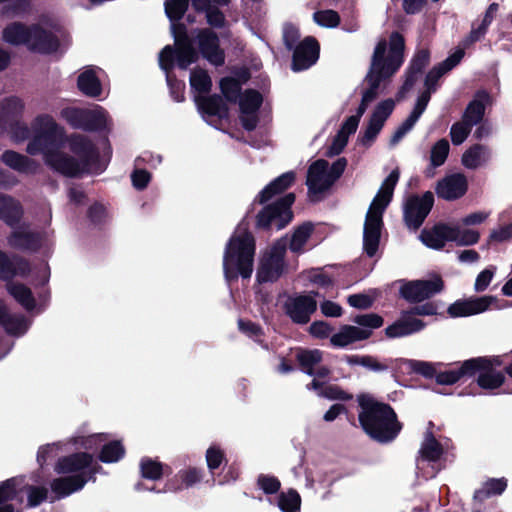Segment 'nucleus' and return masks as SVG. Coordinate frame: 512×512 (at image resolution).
<instances>
[{
	"instance_id": "1",
	"label": "nucleus",
	"mask_w": 512,
	"mask_h": 512,
	"mask_svg": "<svg viewBox=\"0 0 512 512\" xmlns=\"http://www.w3.org/2000/svg\"><path fill=\"white\" fill-rule=\"evenodd\" d=\"M190 0H165L164 10L171 25L174 45H166L159 54V66L168 71L175 67L186 70L199 60V55L210 64L220 67L225 64V51L220 46L217 33L211 28L195 29L198 49L188 34L185 23L181 22L189 8Z\"/></svg>"
},
{
	"instance_id": "2",
	"label": "nucleus",
	"mask_w": 512,
	"mask_h": 512,
	"mask_svg": "<svg viewBox=\"0 0 512 512\" xmlns=\"http://www.w3.org/2000/svg\"><path fill=\"white\" fill-rule=\"evenodd\" d=\"M357 402L360 408L359 424L371 440L389 444L399 436L403 423L389 403L379 401L369 393L359 394Z\"/></svg>"
},
{
	"instance_id": "3",
	"label": "nucleus",
	"mask_w": 512,
	"mask_h": 512,
	"mask_svg": "<svg viewBox=\"0 0 512 512\" xmlns=\"http://www.w3.org/2000/svg\"><path fill=\"white\" fill-rule=\"evenodd\" d=\"M508 305L510 303L507 300H499L491 295L458 299L448 307L443 301H428L422 305L403 310L399 320H416V316H444L445 313L451 318H463L488 310L501 309Z\"/></svg>"
},
{
	"instance_id": "4",
	"label": "nucleus",
	"mask_w": 512,
	"mask_h": 512,
	"mask_svg": "<svg viewBox=\"0 0 512 512\" xmlns=\"http://www.w3.org/2000/svg\"><path fill=\"white\" fill-rule=\"evenodd\" d=\"M255 251L256 241L250 231L230 237L223 255V272L228 282L237 281L239 277H251Z\"/></svg>"
},
{
	"instance_id": "5",
	"label": "nucleus",
	"mask_w": 512,
	"mask_h": 512,
	"mask_svg": "<svg viewBox=\"0 0 512 512\" xmlns=\"http://www.w3.org/2000/svg\"><path fill=\"white\" fill-rule=\"evenodd\" d=\"M33 137L27 144L29 155L42 154L43 158L60 150L65 142V132L52 116L38 115L32 122Z\"/></svg>"
},
{
	"instance_id": "6",
	"label": "nucleus",
	"mask_w": 512,
	"mask_h": 512,
	"mask_svg": "<svg viewBox=\"0 0 512 512\" xmlns=\"http://www.w3.org/2000/svg\"><path fill=\"white\" fill-rule=\"evenodd\" d=\"M386 50L387 42L382 39L375 46L369 71L393 76L400 69L404 62V36L398 31H393L389 37L388 55L385 57Z\"/></svg>"
},
{
	"instance_id": "7",
	"label": "nucleus",
	"mask_w": 512,
	"mask_h": 512,
	"mask_svg": "<svg viewBox=\"0 0 512 512\" xmlns=\"http://www.w3.org/2000/svg\"><path fill=\"white\" fill-rule=\"evenodd\" d=\"M296 196L287 193L271 204L265 205L256 215L255 228L260 231L281 230L293 219L291 210Z\"/></svg>"
},
{
	"instance_id": "8",
	"label": "nucleus",
	"mask_w": 512,
	"mask_h": 512,
	"mask_svg": "<svg viewBox=\"0 0 512 512\" xmlns=\"http://www.w3.org/2000/svg\"><path fill=\"white\" fill-rule=\"evenodd\" d=\"M390 202V199L376 195L367 211L363 230V250L368 257H374L379 249L384 225L383 213Z\"/></svg>"
},
{
	"instance_id": "9",
	"label": "nucleus",
	"mask_w": 512,
	"mask_h": 512,
	"mask_svg": "<svg viewBox=\"0 0 512 512\" xmlns=\"http://www.w3.org/2000/svg\"><path fill=\"white\" fill-rule=\"evenodd\" d=\"M2 112L0 113V134L9 130L15 142H23L31 135L30 128L21 121L24 103L17 96H8L2 99Z\"/></svg>"
},
{
	"instance_id": "10",
	"label": "nucleus",
	"mask_w": 512,
	"mask_h": 512,
	"mask_svg": "<svg viewBox=\"0 0 512 512\" xmlns=\"http://www.w3.org/2000/svg\"><path fill=\"white\" fill-rule=\"evenodd\" d=\"M61 117L73 128L87 132H100L107 128V112L78 107H66L61 110Z\"/></svg>"
},
{
	"instance_id": "11",
	"label": "nucleus",
	"mask_w": 512,
	"mask_h": 512,
	"mask_svg": "<svg viewBox=\"0 0 512 512\" xmlns=\"http://www.w3.org/2000/svg\"><path fill=\"white\" fill-rule=\"evenodd\" d=\"M445 284L440 275L432 279L412 280L405 282L399 289V295L408 303L414 304L412 307L422 305L441 293Z\"/></svg>"
},
{
	"instance_id": "12",
	"label": "nucleus",
	"mask_w": 512,
	"mask_h": 512,
	"mask_svg": "<svg viewBox=\"0 0 512 512\" xmlns=\"http://www.w3.org/2000/svg\"><path fill=\"white\" fill-rule=\"evenodd\" d=\"M70 151L79 157V162L88 172L100 174L105 166L100 163V153L95 144L85 135L72 134L69 139Z\"/></svg>"
},
{
	"instance_id": "13",
	"label": "nucleus",
	"mask_w": 512,
	"mask_h": 512,
	"mask_svg": "<svg viewBox=\"0 0 512 512\" xmlns=\"http://www.w3.org/2000/svg\"><path fill=\"white\" fill-rule=\"evenodd\" d=\"M286 247L285 245L275 244L270 252L260 261L256 279L259 283L276 282L284 274Z\"/></svg>"
},
{
	"instance_id": "14",
	"label": "nucleus",
	"mask_w": 512,
	"mask_h": 512,
	"mask_svg": "<svg viewBox=\"0 0 512 512\" xmlns=\"http://www.w3.org/2000/svg\"><path fill=\"white\" fill-rule=\"evenodd\" d=\"M433 205L434 195L431 191H426L422 196H410L404 205L403 211L406 226L414 230L420 228L433 208Z\"/></svg>"
},
{
	"instance_id": "15",
	"label": "nucleus",
	"mask_w": 512,
	"mask_h": 512,
	"mask_svg": "<svg viewBox=\"0 0 512 512\" xmlns=\"http://www.w3.org/2000/svg\"><path fill=\"white\" fill-rule=\"evenodd\" d=\"M7 237V244L10 248L27 253H36L44 241L43 233L29 229L28 223L17 224Z\"/></svg>"
},
{
	"instance_id": "16",
	"label": "nucleus",
	"mask_w": 512,
	"mask_h": 512,
	"mask_svg": "<svg viewBox=\"0 0 512 512\" xmlns=\"http://www.w3.org/2000/svg\"><path fill=\"white\" fill-rule=\"evenodd\" d=\"M97 473L102 470V466L94 462L93 455L88 452H75L67 456L60 457L55 464V472L58 474H85L93 469Z\"/></svg>"
},
{
	"instance_id": "17",
	"label": "nucleus",
	"mask_w": 512,
	"mask_h": 512,
	"mask_svg": "<svg viewBox=\"0 0 512 512\" xmlns=\"http://www.w3.org/2000/svg\"><path fill=\"white\" fill-rule=\"evenodd\" d=\"M364 326L360 328L351 325H343L339 332L330 337V343L333 347L344 348L357 341L366 340L372 335V329H378L384 322H356Z\"/></svg>"
},
{
	"instance_id": "18",
	"label": "nucleus",
	"mask_w": 512,
	"mask_h": 512,
	"mask_svg": "<svg viewBox=\"0 0 512 512\" xmlns=\"http://www.w3.org/2000/svg\"><path fill=\"white\" fill-rule=\"evenodd\" d=\"M291 69L300 72L309 69L319 59L320 44L313 36H307L293 49Z\"/></svg>"
},
{
	"instance_id": "19",
	"label": "nucleus",
	"mask_w": 512,
	"mask_h": 512,
	"mask_svg": "<svg viewBox=\"0 0 512 512\" xmlns=\"http://www.w3.org/2000/svg\"><path fill=\"white\" fill-rule=\"evenodd\" d=\"M97 469H93L85 474H73L59 477L50 483L51 491L55 494L57 500L65 498L74 492L80 491L88 481H96Z\"/></svg>"
},
{
	"instance_id": "20",
	"label": "nucleus",
	"mask_w": 512,
	"mask_h": 512,
	"mask_svg": "<svg viewBox=\"0 0 512 512\" xmlns=\"http://www.w3.org/2000/svg\"><path fill=\"white\" fill-rule=\"evenodd\" d=\"M59 46V39L52 31L43 28L39 23L30 24L29 43L26 46L29 51L52 54Z\"/></svg>"
},
{
	"instance_id": "21",
	"label": "nucleus",
	"mask_w": 512,
	"mask_h": 512,
	"mask_svg": "<svg viewBox=\"0 0 512 512\" xmlns=\"http://www.w3.org/2000/svg\"><path fill=\"white\" fill-rule=\"evenodd\" d=\"M44 163L53 171L69 178L88 172L76 158L60 150L44 157Z\"/></svg>"
},
{
	"instance_id": "22",
	"label": "nucleus",
	"mask_w": 512,
	"mask_h": 512,
	"mask_svg": "<svg viewBox=\"0 0 512 512\" xmlns=\"http://www.w3.org/2000/svg\"><path fill=\"white\" fill-rule=\"evenodd\" d=\"M429 63L430 51L428 49H420L415 52L406 68L404 82L397 93L398 99L413 88Z\"/></svg>"
},
{
	"instance_id": "23",
	"label": "nucleus",
	"mask_w": 512,
	"mask_h": 512,
	"mask_svg": "<svg viewBox=\"0 0 512 512\" xmlns=\"http://www.w3.org/2000/svg\"><path fill=\"white\" fill-rule=\"evenodd\" d=\"M456 232L457 230L453 226L439 222L430 229H423L420 239L428 248L441 250L446 242H452L456 239Z\"/></svg>"
},
{
	"instance_id": "24",
	"label": "nucleus",
	"mask_w": 512,
	"mask_h": 512,
	"mask_svg": "<svg viewBox=\"0 0 512 512\" xmlns=\"http://www.w3.org/2000/svg\"><path fill=\"white\" fill-rule=\"evenodd\" d=\"M467 189L468 182L466 177L461 173H456L438 181L435 191L439 198L453 201L464 196Z\"/></svg>"
},
{
	"instance_id": "25",
	"label": "nucleus",
	"mask_w": 512,
	"mask_h": 512,
	"mask_svg": "<svg viewBox=\"0 0 512 512\" xmlns=\"http://www.w3.org/2000/svg\"><path fill=\"white\" fill-rule=\"evenodd\" d=\"M31 271L29 261L17 254L9 257L0 250V280L8 281L15 276H27Z\"/></svg>"
},
{
	"instance_id": "26",
	"label": "nucleus",
	"mask_w": 512,
	"mask_h": 512,
	"mask_svg": "<svg viewBox=\"0 0 512 512\" xmlns=\"http://www.w3.org/2000/svg\"><path fill=\"white\" fill-rule=\"evenodd\" d=\"M296 179L294 171H288L267 184L255 197L254 202L264 205L290 188Z\"/></svg>"
},
{
	"instance_id": "27",
	"label": "nucleus",
	"mask_w": 512,
	"mask_h": 512,
	"mask_svg": "<svg viewBox=\"0 0 512 512\" xmlns=\"http://www.w3.org/2000/svg\"><path fill=\"white\" fill-rule=\"evenodd\" d=\"M199 112L202 115L227 119L229 117V107L219 94L199 95L195 98Z\"/></svg>"
},
{
	"instance_id": "28",
	"label": "nucleus",
	"mask_w": 512,
	"mask_h": 512,
	"mask_svg": "<svg viewBox=\"0 0 512 512\" xmlns=\"http://www.w3.org/2000/svg\"><path fill=\"white\" fill-rule=\"evenodd\" d=\"M204 477V469L198 467H188L179 470L174 477L169 479L165 488L166 491L177 492L183 489L193 487L195 484L202 481Z\"/></svg>"
},
{
	"instance_id": "29",
	"label": "nucleus",
	"mask_w": 512,
	"mask_h": 512,
	"mask_svg": "<svg viewBox=\"0 0 512 512\" xmlns=\"http://www.w3.org/2000/svg\"><path fill=\"white\" fill-rule=\"evenodd\" d=\"M329 163L324 159L314 161L308 168L306 185L311 194L322 193L330 186H326Z\"/></svg>"
},
{
	"instance_id": "30",
	"label": "nucleus",
	"mask_w": 512,
	"mask_h": 512,
	"mask_svg": "<svg viewBox=\"0 0 512 512\" xmlns=\"http://www.w3.org/2000/svg\"><path fill=\"white\" fill-rule=\"evenodd\" d=\"M1 161L20 173L36 174L39 169V164L36 160L14 150H5L1 155Z\"/></svg>"
},
{
	"instance_id": "31",
	"label": "nucleus",
	"mask_w": 512,
	"mask_h": 512,
	"mask_svg": "<svg viewBox=\"0 0 512 512\" xmlns=\"http://www.w3.org/2000/svg\"><path fill=\"white\" fill-rule=\"evenodd\" d=\"M490 100V95L486 90H479L475 93L474 98L468 103L463 120L470 126L480 123L485 114V105Z\"/></svg>"
},
{
	"instance_id": "32",
	"label": "nucleus",
	"mask_w": 512,
	"mask_h": 512,
	"mask_svg": "<svg viewBox=\"0 0 512 512\" xmlns=\"http://www.w3.org/2000/svg\"><path fill=\"white\" fill-rule=\"evenodd\" d=\"M444 453L442 444L435 438L431 431H427L424 441L416 457V465L420 466L422 462H437Z\"/></svg>"
},
{
	"instance_id": "33",
	"label": "nucleus",
	"mask_w": 512,
	"mask_h": 512,
	"mask_svg": "<svg viewBox=\"0 0 512 512\" xmlns=\"http://www.w3.org/2000/svg\"><path fill=\"white\" fill-rule=\"evenodd\" d=\"M23 217L21 204L13 197L0 193V220L14 228Z\"/></svg>"
},
{
	"instance_id": "34",
	"label": "nucleus",
	"mask_w": 512,
	"mask_h": 512,
	"mask_svg": "<svg viewBox=\"0 0 512 512\" xmlns=\"http://www.w3.org/2000/svg\"><path fill=\"white\" fill-rule=\"evenodd\" d=\"M317 309L316 300L308 295H301L287 304V312L292 320H310V315Z\"/></svg>"
},
{
	"instance_id": "35",
	"label": "nucleus",
	"mask_w": 512,
	"mask_h": 512,
	"mask_svg": "<svg viewBox=\"0 0 512 512\" xmlns=\"http://www.w3.org/2000/svg\"><path fill=\"white\" fill-rule=\"evenodd\" d=\"M31 322H0L3 332L0 333V359L11 350L12 344L7 336L19 337L25 334Z\"/></svg>"
},
{
	"instance_id": "36",
	"label": "nucleus",
	"mask_w": 512,
	"mask_h": 512,
	"mask_svg": "<svg viewBox=\"0 0 512 512\" xmlns=\"http://www.w3.org/2000/svg\"><path fill=\"white\" fill-rule=\"evenodd\" d=\"M473 363L468 359L462 362L461 366L457 369L437 372L436 383L439 385H453L461 380L474 377L472 371Z\"/></svg>"
},
{
	"instance_id": "37",
	"label": "nucleus",
	"mask_w": 512,
	"mask_h": 512,
	"mask_svg": "<svg viewBox=\"0 0 512 512\" xmlns=\"http://www.w3.org/2000/svg\"><path fill=\"white\" fill-rule=\"evenodd\" d=\"M30 25L20 21H14L6 25L2 31V39L13 46H20L29 43Z\"/></svg>"
},
{
	"instance_id": "38",
	"label": "nucleus",
	"mask_w": 512,
	"mask_h": 512,
	"mask_svg": "<svg viewBox=\"0 0 512 512\" xmlns=\"http://www.w3.org/2000/svg\"><path fill=\"white\" fill-rule=\"evenodd\" d=\"M295 360L302 372L312 376L314 375L315 366L323 360V352L319 349H306L299 347L295 349Z\"/></svg>"
},
{
	"instance_id": "39",
	"label": "nucleus",
	"mask_w": 512,
	"mask_h": 512,
	"mask_svg": "<svg viewBox=\"0 0 512 512\" xmlns=\"http://www.w3.org/2000/svg\"><path fill=\"white\" fill-rule=\"evenodd\" d=\"M77 88L87 97L98 98L102 94V84L95 71L87 69L77 78Z\"/></svg>"
},
{
	"instance_id": "40",
	"label": "nucleus",
	"mask_w": 512,
	"mask_h": 512,
	"mask_svg": "<svg viewBox=\"0 0 512 512\" xmlns=\"http://www.w3.org/2000/svg\"><path fill=\"white\" fill-rule=\"evenodd\" d=\"M139 470L143 479L151 481H158L165 474L171 473L170 466L147 456L141 458Z\"/></svg>"
},
{
	"instance_id": "41",
	"label": "nucleus",
	"mask_w": 512,
	"mask_h": 512,
	"mask_svg": "<svg viewBox=\"0 0 512 512\" xmlns=\"http://www.w3.org/2000/svg\"><path fill=\"white\" fill-rule=\"evenodd\" d=\"M507 488V479L490 478L483 483L482 487L475 490L473 501L475 504H482L486 499L501 495Z\"/></svg>"
},
{
	"instance_id": "42",
	"label": "nucleus",
	"mask_w": 512,
	"mask_h": 512,
	"mask_svg": "<svg viewBox=\"0 0 512 512\" xmlns=\"http://www.w3.org/2000/svg\"><path fill=\"white\" fill-rule=\"evenodd\" d=\"M345 360L349 365H360L374 372L386 371L390 368L392 363L399 362V360L392 359L380 362L376 357L371 355H347Z\"/></svg>"
},
{
	"instance_id": "43",
	"label": "nucleus",
	"mask_w": 512,
	"mask_h": 512,
	"mask_svg": "<svg viewBox=\"0 0 512 512\" xmlns=\"http://www.w3.org/2000/svg\"><path fill=\"white\" fill-rule=\"evenodd\" d=\"M476 379L477 385L484 390H496L505 383V374L502 371L479 369Z\"/></svg>"
},
{
	"instance_id": "44",
	"label": "nucleus",
	"mask_w": 512,
	"mask_h": 512,
	"mask_svg": "<svg viewBox=\"0 0 512 512\" xmlns=\"http://www.w3.org/2000/svg\"><path fill=\"white\" fill-rule=\"evenodd\" d=\"M263 103L262 94L255 89H247L241 94L238 104L242 114H255Z\"/></svg>"
},
{
	"instance_id": "45",
	"label": "nucleus",
	"mask_w": 512,
	"mask_h": 512,
	"mask_svg": "<svg viewBox=\"0 0 512 512\" xmlns=\"http://www.w3.org/2000/svg\"><path fill=\"white\" fill-rule=\"evenodd\" d=\"M391 76H386L385 73L368 71L364 81L368 87L362 93V100L368 103L375 101L379 95V88L382 81L389 79Z\"/></svg>"
},
{
	"instance_id": "46",
	"label": "nucleus",
	"mask_w": 512,
	"mask_h": 512,
	"mask_svg": "<svg viewBox=\"0 0 512 512\" xmlns=\"http://www.w3.org/2000/svg\"><path fill=\"white\" fill-rule=\"evenodd\" d=\"M426 326V322H393L385 329L388 338H398L419 332Z\"/></svg>"
},
{
	"instance_id": "47",
	"label": "nucleus",
	"mask_w": 512,
	"mask_h": 512,
	"mask_svg": "<svg viewBox=\"0 0 512 512\" xmlns=\"http://www.w3.org/2000/svg\"><path fill=\"white\" fill-rule=\"evenodd\" d=\"M219 88L221 90V93L223 95V98L232 104H235L238 102L241 94H242V87L240 80L231 77L226 76L221 78L219 82Z\"/></svg>"
},
{
	"instance_id": "48",
	"label": "nucleus",
	"mask_w": 512,
	"mask_h": 512,
	"mask_svg": "<svg viewBox=\"0 0 512 512\" xmlns=\"http://www.w3.org/2000/svg\"><path fill=\"white\" fill-rule=\"evenodd\" d=\"M190 86L200 94H208L212 89V79L207 70L197 67L190 72Z\"/></svg>"
},
{
	"instance_id": "49",
	"label": "nucleus",
	"mask_w": 512,
	"mask_h": 512,
	"mask_svg": "<svg viewBox=\"0 0 512 512\" xmlns=\"http://www.w3.org/2000/svg\"><path fill=\"white\" fill-rule=\"evenodd\" d=\"M313 230L314 225L311 222H305L299 225L292 234L289 249L295 253L301 252L313 233Z\"/></svg>"
},
{
	"instance_id": "50",
	"label": "nucleus",
	"mask_w": 512,
	"mask_h": 512,
	"mask_svg": "<svg viewBox=\"0 0 512 512\" xmlns=\"http://www.w3.org/2000/svg\"><path fill=\"white\" fill-rule=\"evenodd\" d=\"M125 455V448L120 440H113L103 445L98 458L103 463H114Z\"/></svg>"
},
{
	"instance_id": "51",
	"label": "nucleus",
	"mask_w": 512,
	"mask_h": 512,
	"mask_svg": "<svg viewBox=\"0 0 512 512\" xmlns=\"http://www.w3.org/2000/svg\"><path fill=\"white\" fill-rule=\"evenodd\" d=\"M277 506L282 512H299L301 508V496L297 490L290 488L287 492L279 493Z\"/></svg>"
},
{
	"instance_id": "52",
	"label": "nucleus",
	"mask_w": 512,
	"mask_h": 512,
	"mask_svg": "<svg viewBox=\"0 0 512 512\" xmlns=\"http://www.w3.org/2000/svg\"><path fill=\"white\" fill-rule=\"evenodd\" d=\"M10 294L27 310L33 311L36 307V300L29 287L24 284H14L10 288Z\"/></svg>"
},
{
	"instance_id": "53",
	"label": "nucleus",
	"mask_w": 512,
	"mask_h": 512,
	"mask_svg": "<svg viewBox=\"0 0 512 512\" xmlns=\"http://www.w3.org/2000/svg\"><path fill=\"white\" fill-rule=\"evenodd\" d=\"M401 365H404L406 369H408L411 372H414L416 374H419L425 378H436V368L433 364L429 362L424 361H418V360H406V359H400L399 360Z\"/></svg>"
},
{
	"instance_id": "54",
	"label": "nucleus",
	"mask_w": 512,
	"mask_h": 512,
	"mask_svg": "<svg viewBox=\"0 0 512 512\" xmlns=\"http://www.w3.org/2000/svg\"><path fill=\"white\" fill-rule=\"evenodd\" d=\"M450 151V145L446 138L438 140L431 148L430 151V165L433 168L442 166Z\"/></svg>"
},
{
	"instance_id": "55",
	"label": "nucleus",
	"mask_w": 512,
	"mask_h": 512,
	"mask_svg": "<svg viewBox=\"0 0 512 512\" xmlns=\"http://www.w3.org/2000/svg\"><path fill=\"white\" fill-rule=\"evenodd\" d=\"M19 481L17 478L12 477L0 483V506L9 504L18 496Z\"/></svg>"
},
{
	"instance_id": "56",
	"label": "nucleus",
	"mask_w": 512,
	"mask_h": 512,
	"mask_svg": "<svg viewBox=\"0 0 512 512\" xmlns=\"http://www.w3.org/2000/svg\"><path fill=\"white\" fill-rule=\"evenodd\" d=\"M205 458L211 473L217 470L224 462L227 463L225 452L218 445H211L206 450Z\"/></svg>"
},
{
	"instance_id": "57",
	"label": "nucleus",
	"mask_w": 512,
	"mask_h": 512,
	"mask_svg": "<svg viewBox=\"0 0 512 512\" xmlns=\"http://www.w3.org/2000/svg\"><path fill=\"white\" fill-rule=\"evenodd\" d=\"M313 19L318 25L327 28H335L341 21L339 13L332 9L316 11Z\"/></svg>"
},
{
	"instance_id": "58",
	"label": "nucleus",
	"mask_w": 512,
	"mask_h": 512,
	"mask_svg": "<svg viewBox=\"0 0 512 512\" xmlns=\"http://www.w3.org/2000/svg\"><path fill=\"white\" fill-rule=\"evenodd\" d=\"M256 484L266 495L277 494L281 489V482L274 475L259 474Z\"/></svg>"
},
{
	"instance_id": "59",
	"label": "nucleus",
	"mask_w": 512,
	"mask_h": 512,
	"mask_svg": "<svg viewBox=\"0 0 512 512\" xmlns=\"http://www.w3.org/2000/svg\"><path fill=\"white\" fill-rule=\"evenodd\" d=\"M172 70L173 68L168 71H165L170 94L175 101L182 102L185 100V83L177 79L175 74H171L170 72Z\"/></svg>"
},
{
	"instance_id": "60",
	"label": "nucleus",
	"mask_w": 512,
	"mask_h": 512,
	"mask_svg": "<svg viewBox=\"0 0 512 512\" xmlns=\"http://www.w3.org/2000/svg\"><path fill=\"white\" fill-rule=\"evenodd\" d=\"M483 148L484 147L481 144H474L467 149L462 155V164L469 169H476L479 167Z\"/></svg>"
},
{
	"instance_id": "61",
	"label": "nucleus",
	"mask_w": 512,
	"mask_h": 512,
	"mask_svg": "<svg viewBox=\"0 0 512 512\" xmlns=\"http://www.w3.org/2000/svg\"><path fill=\"white\" fill-rule=\"evenodd\" d=\"M469 361L474 362L473 363V375L476 376L479 369H490V370H496V367L502 366L503 362L500 356H480V357H474L470 358Z\"/></svg>"
},
{
	"instance_id": "62",
	"label": "nucleus",
	"mask_w": 512,
	"mask_h": 512,
	"mask_svg": "<svg viewBox=\"0 0 512 512\" xmlns=\"http://www.w3.org/2000/svg\"><path fill=\"white\" fill-rule=\"evenodd\" d=\"M282 38L287 50L291 51L299 43V28L293 23H285L283 26Z\"/></svg>"
},
{
	"instance_id": "63",
	"label": "nucleus",
	"mask_w": 512,
	"mask_h": 512,
	"mask_svg": "<svg viewBox=\"0 0 512 512\" xmlns=\"http://www.w3.org/2000/svg\"><path fill=\"white\" fill-rule=\"evenodd\" d=\"M472 126L464 122H455L450 129L451 141L454 145L462 144L470 134Z\"/></svg>"
},
{
	"instance_id": "64",
	"label": "nucleus",
	"mask_w": 512,
	"mask_h": 512,
	"mask_svg": "<svg viewBox=\"0 0 512 512\" xmlns=\"http://www.w3.org/2000/svg\"><path fill=\"white\" fill-rule=\"evenodd\" d=\"M487 31L488 28L484 26L482 23H478L477 21L473 22L471 26V31L461 42L463 48H469L476 42L480 41L482 38H484Z\"/></svg>"
}]
</instances>
